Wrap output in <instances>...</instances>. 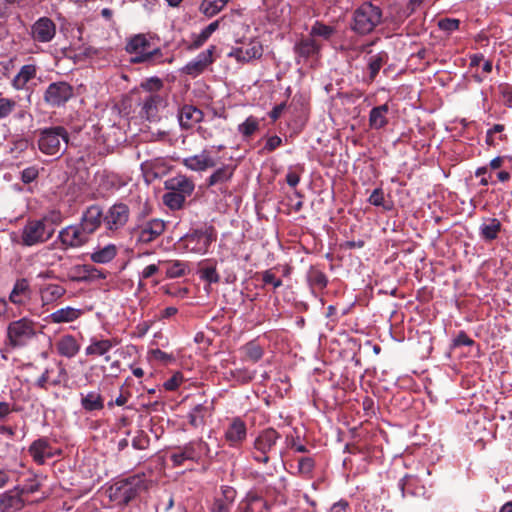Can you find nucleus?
Segmentation results:
<instances>
[{"mask_svg": "<svg viewBox=\"0 0 512 512\" xmlns=\"http://www.w3.org/2000/svg\"><path fill=\"white\" fill-rule=\"evenodd\" d=\"M152 481L145 474H136L119 480L107 490L109 498L119 505H125L132 499L147 491Z\"/></svg>", "mask_w": 512, "mask_h": 512, "instance_id": "nucleus-1", "label": "nucleus"}, {"mask_svg": "<svg viewBox=\"0 0 512 512\" xmlns=\"http://www.w3.org/2000/svg\"><path fill=\"white\" fill-rule=\"evenodd\" d=\"M36 334L34 321L26 317L12 321L7 327V345L12 349L24 347Z\"/></svg>", "mask_w": 512, "mask_h": 512, "instance_id": "nucleus-2", "label": "nucleus"}, {"mask_svg": "<svg viewBox=\"0 0 512 512\" xmlns=\"http://www.w3.org/2000/svg\"><path fill=\"white\" fill-rule=\"evenodd\" d=\"M280 438V434L273 428L262 430L253 443V459L259 463L268 464Z\"/></svg>", "mask_w": 512, "mask_h": 512, "instance_id": "nucleus-3", "label": "nucleus"}, {"mask_svg": "<svg viewBox=\"0 0 512 512\" xmlns=\"http://www.w3.org/2000/svg\"><path fill=\"white\" fill-rule=\"evenodd\" d=\"M68 144V133L61 126L44 129L40 132L38 147L47 155H56L65 150Z\"/></svg>", "mask_w": 512, "mask_h": 512, "instance_id": "nucleus-4", "label": "nucleus"}, {"mask_svg": "<svg viewBox=\"0 0 512 512\" xmlns=\"http://www.w3.org/2000/svg\"><path fill=\"white\" fill-rule=\"evenodd\" d=\"M54 233V228L49 227L39 219L28 220L22 228L19 243L26 247L39 245L48 241Z\"/></svg>", "mask_w": 512, "mask_h": 512, "instance_id": "nucleus-5", "label": "nucleus"}, {"mask_svg": "<svg viewBox=\"0 0 512 512\" xmlns=\"http://www.w3.org/2000/svg\"><path fill=\"white\" fill-rule=\"evenodd\" d=\"M159 42L154 34H135L127 44V51L137 54V61H144L159 53Z\"/></svg>", "mask_w": 512, "mask_h": 512, "instance_id": "nucleus-6", "label": "nucleus"}, {"mask_svg": "<svg viewBox=\"0 0 512 512\" xmlns=\"http://www.w3.org/2000/svg\"><path fill=\"white\" fill-rule=\"evenodd\" d=\"M215 240L216 232L212 226L193 230L182 238L185 249L196 254L207 253Z\"/></svg>", "mask_w": 512, "mask_h": 512, "instance_id": "nucleus-7", "label": "nucleus"}, {"mask_svg": "<svg viewBox=\"0 0 512 512\" xmlns=\"http://www.w3.org/2000/svg\"><path fill=\"white\" fill-rule=\"evenodd\" d=\"M382 13L379 7L370 2H364L354 13L355 32H373L381 22Z\"/></svg>", "mask_w": 512, "mask_h": 512, "instance_id": "nucleus-8", "label": "nucleus"}, {"mask_svg": "<svg viewBox=\"0 0 512 512\" xmlns=\"http://www.w3.org/2000/svg\"><path fill=\"white\" fill-rule=\"evenodd\" d=\"M262 53L263 47L257 37L243 36L241 39L236 40V46L229 55L235 57L237 61L248 62L261 57Z\"/></svg>", "mask_w": 512, "mask_h": 512, "instance_id": "nucleus-9", "label": "nucleus"}, {"mask_svg": "<svg viewBox=\"0 0 512 512\" xmlns=\"http://www.w3.org/2000/svg\"><path fill=\"white\" fill-rule=\"evenodd\" d=\"M103 214V223L106 229L114 232L126 225L129 220L130 210L124 203H115Z\"/></svg>", "mask_w": 512, "mask_h": 512, "instance_id": "nucleus-10", "label": "nucleus"}, {"mask_svg": "<svg viewBox=\"0 0 512 512\" xmlns=\"http://www.w3.org/2000/svg\"><path fill=\"white\" fill-rule=\"evenodd\" d=\"M53 372V368L47 367L36 379L34 386L45 391H47L50 386H67L69 376L66 368L61 362L58 363V372L56 376H53Z\"/></svg>", "mask_w": 512, "mask_h": 512, "instance_id": "nucleus-11", "label": "nucleus"}, {"mask_svg": "<svg viewBox=\"0 0 512 512\" xmlns=\"http://www.w3.org/2000/svg\"><path fill=\"white\" fill-rule=\"evenodd\" d=\"M90 235L79 224L70 225L59 232V239L65 248H79L89 241Z\"/></svg>", "mask_w": 512, "mask_h": 512, "instance_id": "nucleus-12", "label": "nucleus"}, {"mask_svg": "<svg viewBox=\"0 0 512 512\" xmlns=\"http://www.w3.org/2000/svg\"><path fill=\"white\" fill-rule=\"evenodd\" d=\"M165 228L166 225L163 220L158 218L151 219L135 229L137 242L143 244L151 243L163 234Z\"/></svg>", "mask_w": 512, "mask_h": 512, "instance_id": "nucleus-13", "label": "nucleus"}, {"mask_svg": "<svg viewBox=\"0 0 512 512\" xmlns=\"http://www.w3.org/2000/svg\"><path fill=\"white\" fill-rule=\"evenodd\" d=\"M73 95L72 87L65 82L51 83L44 94V100L51 106H60Z\"/></svg>", "mask_w": 512, "mask_h": 512, "instance_id": "nucleus-14", "label": "nucleus"}, {"mask_svg": "<svg viewBox=\"0 0 512 512\" xmlns=\"http://www.w3.org/2000/svg\"><path fill=\"white\" fill-rule=\"evenodd\" d=\"M103 211L98 205H91L83 212L79 225L81 229L90 236L100 227L103 222Z\"/></svg>", "mask_w": 512, "mask_h": 512, "instance_id": "nucleus-15", "label": "nucleus"}, {"mask_svg": "<svg viewBox=\"0 0 512 512\" xmlns=\"http://www.w3.org/2000/svg\"><path fill=\"white\" fill-rule=\"evenodd\" d=\"M164 186L166 190H172L180 195H184L185 198L190 197L195 189L194 182L182 174L167 179L164 182Z\"/></svg>", "mask_w": 512, "mask_h": 512, "instance_id": "nucleus-16", "label": "nucleus"}, {"mask_svg": "<svg viewBox=\"0 0 512 512\" xmlns=\"http://www.w3.org/2000/svg\"><path fill=\"white\" fill-rule=\"evenodd\" d=\"M40 300L43 306L58 302L67 292L62 285L55 283H42L38 288Z\"/></svg>", "mask_w": 512, "mask_h": 512, "instance_id": "nucleus-17", "label": "nucleus"}, {"mask_svg": "<svg viewBox=\"0 0 512 512\" xmlns=\"http://www.w3.org/2000/svg\"><path fill=\"white\" fill-rule=\"evenodd\" d=\"M25 502L19 492V487L0 494V512H15L21 510Z\"/></svg>", "mask_w": 512, "mask_h": 512, "instance_id": "nucleus-18", "label": "nucleus"}, {"mask_svg": "<svg viewBox=\"0 0 512 512\" xmlns=\"http://www.w3.org/2000/svg\"><path fill=\"white\" fill-rule=\"evenodd\" d=\"M246 436V424L240 418H234L225 431V440L231 447H237L246 439Z\"/></svg>", "mask_w": 512, "mask_h": 512, "instance_id": "nucleus-19", "label": "nucleus"}, {"mask_svg": "<svg viewBox=\"0 0 512 512\" xmlns=\"http://www.w3.org/2000/svg\"><path fill=\"white\" fill-rule=\"evenodd\" d=\"M213 48L201 52L194 60L183 68V72L190 76H198L213 62Z\"/></svg>", "mask_w": 512, "mask_h": 512, "instance_id": "nucleus-20", "label": "nucleus"}, {"mask_svg": "<svg viewBox=\"0 0 512 512\" xmlns=\"http://www.w3.org/2000/svg\"><path fill=\"white\" fill-rule=\"evenodd\" d=\"M182 164L189 170L200 172L214 167L216 162L210 154L204 150L200 154L184 158Z\"/></svg>", "mask_w": 512, "mask_h": 512, "instance_id": "nucleus-21", "label": "nucleus"}, {"mask_svg": "<svg viewBox=\"0 0 512 512\" xmlns=\"http://www.w3.org/2000/svg\"><path fill=\"white\" fill-rule=\"evenodd\" d=\"M203 119V112L193 105H184L178 112L180 126L190 129Z\"/></svg>", "mask_w": 512, "mask_h": 512, "instance_id": "nucleus-22", "label": "nucleus"}, {"mask_svg": "<svg viewBox=\"0 0 512 512\" xmlns=\"http://www.w3.org/2000/svg\"><path fill=\"white\" fill-rule=\"evenodd\" d=\"M83 311L78 308L66 306L52 312L48 316V321L52 324H63L76 321L81 317Z\"/></svg>", "mask_w": 512, "mask_h": 512, "instance_id": "nucleus-23", "label": "nucleus"}, {"mask_svg": "<svg viewBox=\"0 0 512 512\" xmlns=\"http://www.w3.org/2000/svg\"><path fill=\"white\" fill-rule=\"evenodd\" d=\"M31 297L30 285L27 279H18L10 293L9 299L16 305L26 304Z\"/></svg>", "mask_w": 512, "mask_h": 512, "instance_id": "nucleus-24", "label": "nucleus"}, {"mask_svg": "<svg viewBox=\"0 0 512 512\" xmlns=\"http://www.w3.org/2000/svg\"><path fill=\"white\" fill-rule=\"evenodd\" d=\"M29 454L39 464H43L47 458L54 456L49 442L44 438L38 439L31 444Z\"/></svg>", "mask_w": 512, "mask_h": 512, "instance_id": "nucleus-25", "label": "nucleus"}, {"mask_svg": "<svg viewBox=\"0 0 512 512\" xmlns=\"http://www.w3.org/2000/svg\"><path fill=\"white\" fill-rule=\"evenodd\" d=\"M59 355L66 358H73L80 350V344L72 335H63L56 343Z\"/></svg>", "mask_w": 512, "mask_h": 512, "instance_id": "nucleus-26", "label": "nucleus"}, {"mask_svg": "<svg viewBox=\"0 0 512 512\" xmlns=\"http://www.w3.org/2000/svg\"><path fill=\"white\" fill-rule=\"evenodd\" d=\"M242 512H270L267 502L256 494H248L241 502Z\"/></svg>", "mask_w": 512, "mask_h": 512, "instance_id": "nucleus-27", "label": "nucleus"}, {"mask_svg": "<svg viewBox=\"0 0 512 512\" xmlns=\"http://www.w3.org/2000/svg\"><path fill=\"white\" fill-rule=\"evenodd\" d=\"M389 106L387 103L374 107L369 113V125L373 129H381L388 123L387 114Z\"/></svg>", "mask_w": 512, "mask_h": 512, "instance_id": "nucleus-28", "label": "nucleus"}, {"mask_svg": "<svg viewBox=\"0 0 512 512\" xmlns=\"http://www.w3.org/2000/svg\"><path fill=\"white\" fill-rule=\"evenodd\" d=\"M118 249L114 244H108L104 247H98L90 254V259L94 263L106 264L111 262L117 255Z\"/></svg>", "mask_w": 512, "mask_h": 512, "instance_id": "nucleus-29", "label": "nucleus"}, {"mask_svg": "<svg viewBox=\"0 0 512 512\" xmlns=\"http://www.w3.org/2000/svg\"><path fill=\"white\" fill-rule=\"evenodd\" d=\"M242 360L245 362H258L264 354L263 348L255 341H250L240 348Z\"/></svg>", "mask_w": 512, "mask_h": 512, "instance_id": "nucleus-30", "label": "nucleus"}, {"mask_svg": "<svg viewBox=\"0 0 512 512\" xmlns=\"http://www.w3.org/2000/svg\"><path fill=\"white\" fill-rule=\"evenodd\" d=\"M234 169L225 165L217 169L207 180L208 186L223 185L227 183L233 176Z\"/></svg>", "mask_w": 512, "mask_h": 512, "instance_id": "nucleus-31", "label": "nucleus"}, {"mask_svg": "<svg viewBox=\"0 0 512 512\" xmlns=\"http://www.w3.org/2000/svg\"><path fill=\"white\" fill-rule=\"evenodd\" d=\"M81 405L86 411L101 410L104 407L103 398L100 393L91 391L81 397Z\"/></svg>", "mask_w": 512, "mask_h": 512, "instance_id": "nucleus-32", "label": "nucleus"}, {"mask_svg": "<svg viewBox=\"0 0 512 512\" xmlns=\"http://www.w3.org/2000/svg\"><path fill=\"white\" fill-rule=\"evenodd\" d=\"M501 223L496 218H490L480 226V234L483 239L491 241L497 238Z\"/></svg>", "mask_w": 512, "mask_h": 512, "instance_id": "nucleus-33", "label": "nucleus"}, {"mask_svg": "<svg viewBox=\"0 0 512 512\" xmlns=\"http://www.w3.org/2000/svg\"><path fill=\"white\" fill-rule=\"evenodd\" d=\"M113 347L111 340H92L86 347L85 354L88 356H104Z\"/></svg>", "mask_w": 512, "mask_h": 512, "instance_id": "nucleus-34", "label": "nucleus"}, {"mask_svg": "<svg viewBox=\"0 0 512 512\" xmlns=\"http://www.w3.org/2000/svg\"><path fill=\"white\" fill-rule=\"evenodd\" d=\"M159 265L166 267V276L168 278H178L186 273L187 265L180 260L160 261Z\"/></svg>", "mask_w": 512, "mask_h": 512, "instance_id": "nucleus-35", "label": "nucleus"}, {"mask_svg": "<svg viewBox=\"0 0 512 512\" xmlns=\"http://www.w3.org/2000/svg\"><path fill=\"white\" fill-rule=\"evenodd\" d=\"M318 44L316 40L310 36L302 38L299 43L296 44L295 49L301 56H309L318 51Z\"/></svg>", "mask_w": 512, "mask_h": 512, "instance_id": "nucleus-36", "label": "nucleus"}, {"mask_svg": "<svg viewBox=\"0 0 512 512\" xmlns=\"http://www.w3.org/2000/svg\"><path fill=\"white\" fill-rule=\"evenodd\" d=\"M162 199L163 203L171 210H179L183 208L187 198H185L184 195H180L172 190H167Z\"/></svg>", "mask_w": 512, "mask_h": 512, "instance_id": "nucleus-37", "label": "nucleus"}, {"mask_svg": "<svg viewBox=\"0 0 512 512\" xmlns=\"http://www.w3.org/2000/svg\"><path fill=\"white\" fill-rule=\"evenodd\" d=\"M36 74V68L33 65H25L21 68L19 73L14 78V85L17 89L25 86V84L34 78Z\"/></svg>", "mask_w": 512, "mask_h": 512, "instance_id": "nucleus-38", "label": "nucleus"}, {"mask_svg": "<svg viewBox=\"0 0 512 512\" xmlns=\"http://www.w3.org/2000/svg\"><path fill=\"white\" fill-rule=\"evenodd\" d=\"M387 60V55L384 52H380L369 58L368 69H369V80L373 81L377 76L379 70Z\"/></svg>", "mask_w": 512, "mask_h": 512, "instance_id": "nucleus-39", "label": "nucleus"}, {"mask_svg": "<svg viewBox=\"0 0 512 512\" xmlns=\"http://www.w3.org/2000/svg\"><path fill=\"white\" fill-rule=\"evenodd\" d=\"M207 413L208 409L206 406H204L203 404H197L196 406H194V408L188 415L189 423L193 427H199L203 425Z\"/></svg>", "mask_w": 512, "mask_h": 512, "instance_id": "nucleus-40", "label": "nucleus"}, {"mask_svg": "<svg viewBox=\"0 0 512 512\" xmlns=\"http://www.w3.org/2000/svg\"><path fill=\"white\" fill-rule=\"evenodd\" d=\"M229 0H203L200 10L207 16H213L221 11Z\"/></svg>", "mask_w": 512, "mask_h": 512, "instance_id": "nucleus-41", "label": "nucleus"}, {"mask_svg": "<svg viewBox=\"0 0 512 512\" xmlns=\"http://www.w3.org/2000/svg\"><path fill=\"white\" fill-rule=\"evenodd\" d=\"M163 104V98L159 94H149L143 102V109L148 117L154 116L158 107Z\"/></svg>", "mask_w": 512, "mask_h": 512, "instance_id": "nucleus-42", "label": "nucleus"}, {"mask_svg": "<svg viewBox=\"0 0 512 512\" xmlns=\"http://www.w3.org/2000/svg\"><path fill=\"white\" fill-rule=\"evenodd\" d=\"M170 458L175 466H180L185 460H194L196 455L193 447L187 445L182 450L172 453Z\"/></svg>", "mask_w": 512, "mask_h": 512, "instance_id": "nucleus-43", "label": "nucleus"}, {"mask_svg": "<svg viewBox=\"0 0 512 512\" xmlns=\"http://www.w3.org/2000/svg\"><path fill=\"white\" fill-rule=\"evenodd\" d=\"M87 271V264L75 265L68 270L66 278L71 282H87Z\"/></svg>", "mask_w": 512, "mask_h": 512, "instance_id": "nucleus-44", "label": "nucleus"}, {"mask_svg": "<svg viewBox=\"0 0 512 512\" xmlns=\"http://www.w3.org/2000/svg\"><path fill=\"white\" fill-rule=\"evenodd\" d=\"M259 129V121L257 118L250 116L238 126V131L243 137L248 138Z\"/></svg>", "mask_w": 512, "mask_h": 512, "instance_id": "nucleus-45", "label": "nucleus"}, {"mask_svg": "<svg viewBox=\"0 0 512 512\" xmlns=\"http://www.w3.org/2000/svg\"><path fill=\"white\" fill-rule=\"evenodd\" d=\"M55 24L51 19L42 17L33 25L32 32H55Z\"/></svg>", "mask_w": 512, "mask_h": 512, "instance_id": "nucleus-46", "label": "nucleus"}, {"mask_svg": "<svg viewBox=\"0 0 512 512\" xmlns=\"http://www.w3.org/2000/svg\"><path fill=\"white\" fill-rule=\"evenodd\" d=\"M315 466L311 457H301L298 459V473L303 476H310Z\"/></svg>", "mask_w": 512, "mask_h": 512, "instance_id": "nucleus-47", "label": "nucleus"}, {"mask_svg": "<svg viewBox=\"0 0 512 512\" xmlns=\"http://www.w3.org/2000/svg\"><path fill=\"white\" fill-rule=\"evenodd\" d=\"M40 221H44L45 224H47L49 227L54 228V226L59 225L62 220L63 216L60 211L58 210H51L47 212Z\"/></svg>", "mask_w": 512, "mask_h": 512, "instance_id": "nucleus-48", "label": "nucleus"}, {"mask_svg": "<svg viewBox=\"0 0 512 512\" xmlns=\"http://www.w3.org/2000/svg\"><path fill=\"white\" fill-rule=\"evenodd\" d=\"M162 86V81L156 77L147 79L146 81L141 83V88L149 92V94H157L156 92L159 91L162 88Z\"/></svg>", "mask_w": 512, "mask_h": 512, "instance_id": "nucleus-49", "label": "nucleus"}, {"mask_svg": "<svg viewBox=\"0 0 512 512\" xmlns=\"http://www.w3.org/2000/svg\"><path fill=\"white\" fill-rule=\"evenodd\" d=\"M437 27L443 31H454L460 29V21L453 18H443L438 20Z\"/></svg>", "mask_w": 512, "mask_h": 512, "instance_id": "nucleus-50", "label": "nucleus"}, {"mask_svg": "<svg viewBox=\"0 0 512 512\" xmlns=\"http://www.w3.org/2000/svg\"><path fill=\"white\" fill-rule=\"evenodd\" d=\"M16 102L8 98H0V119L9 116L15 109Z\"/></svg>", "mask_w": 512, "mask_h": 512, "instance_id": "nucleus-51", "label": "nucleus"}, {"mask_svg": "<svg viewBox=\"0 0 512 512\" xmlns=\"http://www.w3.org/2000/svg\"><path fill=\"white\" fill-rule=\"evenodd\" d=\"M200 274L201 278L209 283H217L220 279L214 266L202 268Z\"/></svg>", "mask_w": 512, "mask_h": 512, "instance_id": "nucleus-52", "label": "nucleus"}, {"mask_svg": "<svg viewBox=\"0 0 512 512\" xmlns=\"http://www.w3.org/2000/svg\"><path fill=\"white\" fill-rule=\"evenodd\" d=\"M310 283L318 288H324L327 285L326 276L317 270L311 271L309 274Z\"/></svg>", "mask_w": 512, "mask_h": 512, "instance_id": "nucleus-53", "label": "nucleus"}, {"mask_svg": "<svg viewBox=\"0 0 512 512\" xmlns=\"http://www.w3.org/2000/svg\"><path fill=\"white\" fill-rule=\"evenodd\" d=\"M255 373L247 369H236L232 371L233 378L240 383H247L254 378Z\"/></svg>", "mask_w": 512, "mask_h": 512, "instance_id": "nucleus-54", "label": "nucleus"}, {"mask_svg": "<svg viewBox=\"0 0 512 512\" xmlns=\"http://www.w3.org/2000/svg\"><path fill=\"white\" fill-rule=\"evenodd\" d=\"M262 281L265 285H272L274 289L282 285V280L277 278L272 270H266L262 273Z\"/></svg>", "mask_w": 512, "mask_h": 512, "instance_id": "nucleus-55", "label": "nucleus"}, {"mask_svg": "<svg viewBox=\"0 0 512 512\" xmlns=\"http://www.w3.org/2000/svg\"><path fill=\"white\" fill-rule=\"evenodd\" d=\"M87 282L105 279L107 277V273L103 270H100L92 265H87Z\"/></svg>", "mask_w": 512, "mask_h": 512, "instance_id": "nucleus-56", "label": "nucleus"}, {"mask_svg": "<svg viewBox=\"0 0 512 512\" xmlns=\"http://www.w3.org/2000/svg\"><path fill=\"white\" fill-rule=\"evenodd\" d=\"M369 203L374 206H382L384 204V193L381 189H375L370 197H369Z\"/></svg>", "mask_w": 512, "mask_h": 512, "instance_id": "nucleus-57", "label": "nucleus"}, {"mask_svg": "<svg viewBox=\"0 0 512 512\" xmlns=\"http://www.w3.org/2000/svg\"><path fill=\"white\" fill-rule=\"evenodd\" d=\"M236 497V491L234 488L230 486H223L222 487V497L220 499H223V501H226L227 504H233Z\"/></svg>", "mask_w": 512, "mask_h": 512, "instance_id": "nucleus-58", "label": "nucleus"}, {"mask_svg": "<svg viewBox=\"0 0 512 512\" xmlns=\"http://www.w3.org/2000/svg\"><path fill=\"white\" fill-rule=\"evenodd\" d=\"M38 176V170L34 167L26 168L22 171V181L24 183H30Z\"/></svg>", "mask_w": 512, "mask_h": 512, "instance_id": "nucleus-59", "label": "nucleus"}, {"mask_svg": "<svg viewBox=\"0 0 512 512\" xmlns=\"http://www.w3.org/2000/svg\"><path fill=\"white\" fill-rule=\"evenodd\" d=\"M500 92L504 98V102L507 106H512V87L509 85H501Z\"/></svg>", "mask_w": 512, "mask_h": 512, "instance_id": "nucleus-60", "label": "nucleus"}, {"mask_svg": "<svg viewBox=\"0 0 512 512\" xmlns=\"http://www.w3.org/2000/svg\"><path fill=\"white\" fill-rule=\"evenodd\" d=\"M231 504H227L223 499L217 498L214 502L212 512H230Z\"/></svg>", "mask_w": 512, "mask_h": 512, "instance_id": "nucleus-61", "label": "nucleus"}, {"mask_svg": "<svg viewBox=\"0 0 512 512\" xmlns=\"http://www.w3.org/2000/svg\"><path fill=\"white\" fill-rule=\"evenodd\" d=\"M282 143V140L279 136H271L267 139L265 149L269 152L275 150L277 147H279Z\"/></svg>", "mask_w": 512, "mask_h": 512, "instance_id": "nucleus-62", "label": "nucleus"}, {"mask_svg": "<svg viewBox=\"0 0 512 512\" xmlns=\"http://www.w3.org/2000/svg\"><path fill=\"white\" fill-rule=\"evenodd\" d=\"M180 382H181V377L178 375H174L173 377H171L164 383V387L168 391H173L178 388V386L180 385Z\"/></svg>", "mask_w": 512, "mask_h": 512, "instance_id": "nucleus-63", "label": "nucleus"}, {"mask_svg": "<svg viewBox=\"0 0 512 512\" xmlns=\"http://www.w3.org/2000/svg\"><path fill=\"white\" fill-rule=\"evenodd\" d=\"M159 271V265L156 264H150L146 266L143 271L141 272V278L148 279L155 275Z\"/></svg>", "mask_w": 512, "mask_h": 512, "instance_id": "nucleus-64", "label": "nucleus"}]
</instances>
